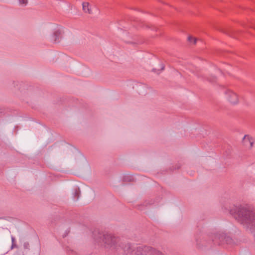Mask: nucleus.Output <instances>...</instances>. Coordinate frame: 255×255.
Instances as JSON below:
<instances>
[{
  "label": "nucleus",
  "instance_id": "f257e3e1",
  "mask_svg": "<svg viewBox=\"0 0 255 255\" xmlns=\"http://www.w3.org/2000/svg\"><path fill=\"white\" fill-rule=\"evenodd\" d=\"M230 213L237 221L249 229L252 232H255V212L244 208L235 207L234 210H231Z\"/></svg>",
  "mask_w": 255,
  "mask_h": 255
},
{
  "label": "nucleus",
  "instance_id": "f03ea898",
  "mask_svg": "<svg viewBox=\"0 0 255 255\" xmlns=\"http://www.w3.org/2000/svg\"><path fill=\"white\" fill-rule=\"evenodd\" d=\"M64 29L60 25L52 24L46 30L45 36L49 40L55 42H58L63 38Z\"/></svg>",
  "mask_w": 255,
  "mask_h": 255
},
{
  "label": "nucleus",
  "instance_id": "7ed1b4c3",
  "mask_svg": "<svg viewBox=\"0 0 255 255\" xmlns=\"http://www.w3.org/2000/svg\"><path fill=\"white\" fill-rule=\"evenodd\" d=\"M225 96L227 100L232 104H236L239 102L238 95L234 91L228 89L225 91Z\"/></svg>",
  "mask_w": 255,
  "mask_h": 255
},
{
  "label": "nucleus",
  "instance_id": "20e7f679",
  "mask_svg": "<svg viewBox=\"0 0 255 255\" xmlns=\"http://www.w3.org/2000/svg\"><path fill=\"white\" fill-rule=\"evenodd\" d=\"M254 143V138L249 135H246L243 139V143L247 148H251Z\"/></svg>",
  "mask_w": 255,
  "mask_h": 255
},
{
  "label": "nucleus",
  "instance_id": "39448f33",
  "mask_svg": "<svg viewBox=\"0 0 255 255\" xmlns=\"http://www.w3.org/2000/svg\"><path fill=\"white\" fill-rule=\"evenodd\" d=\"M147 250L149 251L148 254L150 255H163V254L159 252L158 251H156L154 249L151 248H145L144 250H143L140 247L138 248L137 249L138 253H137V255H139V253H141V254L142 255V253H141V251H143L145 253Z\"/></svg>",
  "mask_w": 255,
  "mask_h": 255
},
{
  "label": "nucleus",
  "instance_id": "423d86ee",
  "mask_svg": "<svg viewBox=\"0 0 255 255\" xmlns=\"http://www.w3.org/2000/svg\"><path fill=\"white\" fill-rule=\"evenodd\" d=\"M115 242V237L110 234H104L103 235L102 242L108 245H112Z\"/></svg>",
  "mask_w": 255,
  "mask_h": 255
},
{
  "label": "nucleus",
  "instance_id": "0eeeda50",
  "mask_svg": "<svg viewBox=\"0 0 255 255\" xmlns=\"http://www.w3.org/2000/svg\"><path fill=\"white\" fill-rule=\"evenodd\" d=\"M228 237L226 238V235L224 233L222 234H217L215 235V240L216 241V240H220V242H219V244L222 243V242L224 241V240H225V241L227 242L228 240ZM218 243V242H217Z\"/></svg>",
  "mask_w": 255,
  "mask_h": 255
},
{
  "label": "nucleus",
  "instance_id": "6e6552de",
  "mask_svg": "<svg viewBox=\"0 0 255 255\" xmlns=\"http://www.w3.org/2000/svg\"><path fill=\"white\" fill-rule=\"evenodd\" d=\"M83 10L84 12L91 14L92 13L91 6L88 2H84L82 3Z\"/></svg>",
  "mask_w": 255,
  "mask_h": 255
},
{
  "label": "nucleus",
  "instance_id": "1a4fd4ad",
  "mask_svg": "<svg viewBox=\"0 0 255 255\" xmlns=\"http://www.w3.org/2000/svg\"><path fill=\"white\" fill-rule=\"evenodd\" d=\"M188 39L190 43H195L196 42V39L191 36H189Z\"/></svg>",
  "mask_w": 255,
  "mask_h": 255
},
{
  "label": "nucleus",
  "instance_id": "9d476101",
  "mask_svg": "<svg viewBox=\"0 0 255 255\" xmlns=\"http://www.w3.org/2000/svg\"><path fill=\"white\" fill-rule=\"evenodd\" d=\"M28 0H19V3L20 4L26 5L27 3Z\"/></svg>",
  "mask_w": 255,
  "mask_h": 255
},
{
  "label": "nucleus",
  "instance_id": "9b49d317",
  "mask_svg": "<svg viewBox=\"0 0 255 255\" xmlns=\"http://www.w3.org/2000/svg\"><path fill=\"white\" fill-rule=\"evenodd\" d=\"M76 193L78 194V191L76 190Z\"/></svg>",
  "mask_w": 255,
  "mask_h": 255
}]
</instances>
